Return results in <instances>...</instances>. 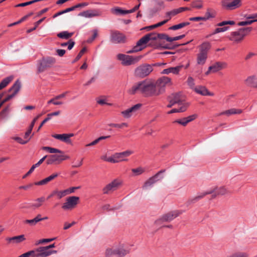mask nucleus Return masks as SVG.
<instances>
[{
	"label": "nucleus",
	"mask_w": 257,
	"mask_h": 257,
	"mask_svg": "<svg viewBox=\"0 0 257 257\" xmlns=\"http://www.w3.org/2000/svg\"><path fill=\"white\" fill-rule=\"evenodd\" d=\"M215 16L210 13V9H207V11L205 13V16L203 17V18H205V21L209 19L210 18H214Z\"/></svg>",
	"instance_id": "obj_57"
},
{
	"label": "nucleus",
	"mask_w": 257,
	"mask_h": 257,
	"mask_svg": "<svg viewBox=\"0 0 257 257\" xmlns=\"http://www.w3.org/2000/svg\"><path fill=\"white\" fill-rule=\"evenodd\" d=\"M226 66V64L225 63L216 62L214 64L209 67V71H212V72H216Z\"/></svg>",
	"instance_id": "obj_24"
},
{
	"label": "nucleus",
	"mask_w": 257,
	"mask_h": 257,
	"mask_svg": "<svg viewBox=\"0 0 257 257\" xmlns=\"http://www.w3.org/2000/svg\"><path fill=\"white\" fill-rule=\"evenodd\" d=\"M168 22V20H164L161 22H159L157 24H156L155 25H151L148 27H146L145 28V29H147V30H151L153 29L156 28L157 27H160L163 26V25L165 24Z\"/></svg>",
	"instance_id": "obj_41"
},
{
	"label": "nucleus",
	"mask_w": 257,
	"mask_h": 257,
	"mask_svg": "<svg viewBox=\"0 0 257 257\" xmlns=\"http://www.w3.org/2000/svg\"><path fill=\"white\" fill-rule=\"evenodd\" d=\"M192 7L194 8L200 9L202 8V4L200 1H196L192 3Z\"/></svg>",
	"instance_id": "obj_53"
},
{
	"label": "nucleus",
	"mask_w": 257,
	"mask_h": 257,
	"mask_svg": "<svg viewBox=\"0 0 257 257\" xmlns=\"http://www.w3.org/2000/svg\"><path fill=\"white\" fill-rule=\"evenodd\" d=\"M21 87V83L19 80L15 81L13 86L9 89V92H12V93L8 95L3 100H0V108L6 102L9 101L10 99L14 97L16 94L19 92Z\"/></svg>",
	"instance_id": "obj_7"
},
{
	"label": "nucleus",
	"mask_w": 257,
	"mask_h": 257,
	"mask_svg": "<svg viewBox=\"0 0 257 257\" xmlns=\"http://www.w3.org/2000/svg\"><path fill=\"white\" fill-rule=\"evenodd\" d=\"M171 82V79L168 77L163 76L157 80L155 83L156 86L157 91L158 95L163 93L165 91L166 85Z\"/></svg>",
	"instance_id": "obj_12"
},
{
	"label": "nucleus",
	"mask_w": 257,
	"mask_h": 257,
	"mask_svg": "<svg viewBox=\"0 0 257 257\" xmlns=\"http://www.w3.org/2000/svg\"><path fill=\"white\" fill-rule=\"evenodd\" d=\"M58 174L57 173H54L50 175V176L45 178L44 179L36 182L34 183L35 185L40 186V185H44L48 183L49 182L52 181V180L54 179L55 178L58 177Z\"/></svg>",
	"instance_id": "obj_26"
},
{
	"label": "nucleus",
	"mask_w": 257,
	"mask_h": 257,
	"mask_svg": "<svg viewBox=\"0 0 257 257\" xmlns=\"http://www.w3.org/2000/svg\"><path fill=\"white\" fill-rule=\"evenodd\" d=\"M221 6L224 9L231 11L239 8L241 6V1L240 0H233L229 2V0H223L221 1Z\"/></svg>",
	"instance_id": "obj_13"
},
{
	"label": "nucleus",
	"mask_w": 257,
	"mask_h": 257,
	"mask_svg": "<svg viewBox=\"0 0 257 257\" xmlns=\"http://www.w3.org/2000/svg\"><path fill=\"white\" fill-rule=\"evenodd\" d=\"M35 201L37 202L32 204L31 205V206L34 207V208H39V207H40L42 205V203L44 202H45V198L44 197H41L37 198Z\"/></svg>",
	"instance_id": "obj_40"
},
{
	"label": "nucleus",
	"mask_w": 257,
	"mask_h": 257,
	"mask_svg": "<svg viewBox=\"0 0 257 257\" xmlns=\"http://www.w3.org/2000/svg\"><path fill=\"white\" fill-rule=\"evenodd\" d=\"M181 105V106L177 108L178 110V112H184L187 108L189 106V104L183 101L182 104H179Z\"/></svg>",
	"instance_id": "obj_48"
},
{
	"label": "nucleus",
	"mask_w": 257,
	"mask_h": 257,
	"mask_svg": "<svg viewBox=\"0 0 257 257\" xmlns=\"http://www.w3.org/2000/svg\"><path fill=\"white\" fill-rule=\"evenodd\" d=\"M125 36L122 33L117 30H111L110 35V41L113 44L124 43Z\"/></svg>",
	"instance_id": "obj_11"
},
{
	"label": "nucleus",
	"mask_w": 257,
	"mask_h": 257,
	"mask_svg": "<svg viewBox=\"0 0 257 257\" xmlns=\"http://www.w3.org/2000/svg\"><path fill=\"white\" fill-rule=\"evenodd\" d=\"M36 221L34 218L33 219H27L24 221V223L25 224H29L31 226H34L37 223Z\"/></svg>",
	"instance_id": "obj_62"
},
{
	"label": "nucleus",
	"mask_w": 257,
	"mask_h": 257,
	"mask_svg": "<svg viewBox=\"0 0 257 257\" xmlns=\"http://www.w3.org/2000/svg\"><path fill=\"white\" fill-rule=\"evenodd\" d=\"M92 32L93 33L92 36L91 38H89L87 39V42L88 43H92L94 39L96 38L98 35V31L96 29H94L92 30Z\"/></svg>",
	"instance_id": "obj_49"
},
{
	"label": "nucleus",
	"mask_w": 257,
	"mask_h": 257,
	"mask_svg": "<svg viewBox=\"0 0 257 257\" xmlns=\"http://www.w3.org/2000/svg\"><path fill=\"white\" fill-rule=\"evenodd\" d=\"M229 27H228V26L223 27L222 28H217L215 29V31L212 33V34L214 35V34H217V33H219L220 32H223L226 31L227 30H228L229 29Z\"/></svg>",
	"instance_id": "obj_52"
},
{
	"label": "nucleus",
	"mask_w": 257,
	"mask_h": 257,
	"mask_svg": "<svg viewBox=\"0 0 257 257\" xmlns=\"http://www.w3.org/2000/svg\"><path fill=\"white\" fill-rule=\"evenodd\" d=\"M45 17H44L42 19H41L40 20H38V21H37L36 22H35L34 23V27L32 28H31L30 29H28L27 31V33H30L31 32H32V31L35 30L38 27V26L41 23H42L44 20L45 19Z\"/></svg>",
	"instance_id": "obj_44"
},
{
	"label": "nucleus",
	"mask_w": 257,
	"mask_h": 257,
	"mask_svg": "<svg viewBox=\"0 0 257 257\" xmlns=\"http://www.w3.org/2000/svg\"><path fill=\"white\" fill-rule=\"evenodd\" d=\"M196 114H193L186 117H183L181 119H176L174 121L173 123H177L183 126H186L189 122L193 121L196 118Z\"/></svg>",
	"instance_id": "obj_19"
},
{
	"label": "nucleus",
	"mask_w": 257,
	"mask_h": 257,
	"mask_svg": "<svg viewBox=\"0 0 257 257\" xmlns=\"http://www.w3.org/2000/svg\"><path fill=\"white\" fill-rule=\"evenodd\" d=\"M185 37V34H183V35L176 36L174 37H170L169 42H172L173 41L181 40V39H183V38H184Z\"/></svg>",
	"instance_id": "obj_59"
},
{
	"label": "nucleus",
	"mask_w": 257,
	"mask_h": 257,
	"mask_svg": "<svg viewBox=\"0 0 257 257\" xmlns=\"http://www.w3.org/2000/svg\"><path fill=\"white\" fill-rule=\"evenodd\" d=\"M182 67L183 65H179L174 67H170L164 69L162 72V73L168 74L170 73H172L174 74H178Z\"/></svg>",
	"instance_id": "obj_25"
},
{
	"label": "nucleus",
	"mask_w": 257,
	"mask_h": 257,
	"mask_svg": "<svg viewBox=\"0 0 257 257\" xmlns=\"http://www.w3.org/2000/svg\"><path fill=\"white\" fill-rule=\"evenodd\" d=\"M255 20H248V21H242L238 23V25L239 26H243L246 25H250L253 22H254Z\"/></svg>",
	"instance_id": "obj_58"
},
{
	"label": "nucleus",
	"mask_w": 257,
	"mask_h": 257,
	"mask_svg": "<svg viewBox=\"0 0 257 257\" xmlns=\"http://www.w3.org/2000/svg\"><path fill=\"white\" fill-rule=\"evenodd\" d=\"M111 12L116 15H124L130 14L128 10H123L119 7H115L111 9Z\"/></svg>",
	"instance_id": "obj_29"
},
{
	"label": "nucleus",
	"mask_w": 257,
	"mask_h": 257,
	"mask_svg": "<svg viewBox=\"0 0 257 257\" xmlns=\"http://www.w3.org/2000/svg\"><path fill=\"white\" fill-rule=\"evenodd\" d=\"M56 62V60L52 57H46L38 60L37 63V70L38 73L44 72L46 68L51 67Z\"/></svg>",
	"instance_id": "obj_6"
},
{
	"label": "nucleus",
	"mask_w": 257,
	"mask_h": 257,
	"mask_svg": "<svg viewBox=\"0 0 257 257\" xmlns=\"http://www.w3.org/2000/svg\"><path fill=\"white\" fill-rule=\"evenodd\" d=\"M42 149L44 151H47L49 153L51 154H54V153H60L63 154V152L57 149L50 147H43L42 148Z\"/></svg>",
	"instance_id": "obj_38"
},
{
	"label": "nucleus",
	"mask_w": 257,
	"mask_h": 257,
	"mask_svg": "<svg viewBox=\"0 0 257 257\" xmlns=\"http://www.w3.org/2000/svg\"><path fill=\"white\" fill-rule=\"evenodd\" d=\"M247 19H251V20H255L254 22H257V13L252 14L248 16H245Z\"/></svg>",
	"instance_id": "obj_63"
},
{
	"label": "nucleus",
	"mask_w": 257,
	"mask_h": 257,
	"mask_svg": "<svg viewBox=\"0 0 257 257\" xmlns=\"http://www.w3.org/2000/svg\"><path fill=\"white\" fill-rule=\"evenodd\" d=\"M68 43V49L69 50H71L75 45V42L72 39H69L67 42Z\"/></svg>",
	"instance_id": "obj_64"
},
{
	"label": "nucleus",
	"mask_w": 257,
	"mask_h": 257,
	"mask_svg": "<svg viewBox=\"0 0 257 257\" xmlns=\"http://www.w3.org/2000/svg\"><path fill=\"white\" fill-rule=\"evenodd\" d=\"M242 112V110L239 109H235V108H231L230 109L224 111L220 113V115H227L228 116L235 114H240Z\"/></svg>",
	"instance_id": "obj_33"
},
{
	"label": "nucleus",
	"mask_w": 257,
	"mask_h": 257,
	"mask_svg": "<svg viewBox=\"0 0 257 257\" xmlns=\"http://www.w3.org/2000/svg\"><path fill=\"white\" fill-rule=\"evenodd\" d=\"M131 250V246L126 244H119L112 248H107L105 250L106 257H123L128 254Z\"/></svg>",
	"instance_id": "obj_2"
},
{
	"label": "nucleus",
	"mask_w": 257,
	"mask_h": 257,
	"mask_svg": "<svg viewBox=\"0 0 257 257\" xmlns=\"http://www.w3.org/2000/svg\"><path fill=\"white\" fill-rule=\"evenodd\" d=\"M104 160L107 162H110V163H118L121 161H124L125 160H118L117 158H116L115 157V154H114L111 157H109L108 158H105L104 159Z\"/></svg>",
	"instance_id": "obj_45"
},
{
	"label": "nucleus",
	"mask_w": 257,
	"mask_h": 257,
	"mask_svg": "<svg viewBox=\"0 0 257 257\" xmlns=\"http://www.w3.org/2000/svg\"><path fill=\"white\" fill-rule=\"evenodd\" d=\"M142 58V56H131L123 54H118L117 58L121 62L123 66H130L137 63Z\"/></svg>",
	"instance_id": "obj_5"
},
{
	"label": "nucleus",
	"mask_w": 257,
	"mask_h": 257,
	"mask_svg": "<svg viewBox=\"0 0 257 257\" xmlns=\"http://www.w3.org/2000/svg\"><path fill=\"white\" fill-rule=\"evenodd\" d=\"M153 71L152 66L150 64H143L137 67L135 70V75L138 77L144 78Z\"/></svg>",
	"instance_id": "obj_8"
},
{
	"label": "nucleus",
	"mask_w": 257,
	"mask_h": 257,
	"mask_svg": "<svg viewBox=\"0 0 257 257\" xmlns=\"http://www.w3.org/2000/svg\"><path fill=\"white\" fill-rule=\"evenodd\" d=\"M181 213L182 212L179 210L169 212L166 214H163L160 218L156 220L155 223L157 225H160L163 222H170Z\"/></svg>",
	"instance_id": "obj_9"
},
{
	"label": "nucleus",
	"mask_w": 257,
	"mask_h": 257,
	"mask_svg": "<svg viewBox=\"0 0 257 257\" xmlns=\"http://www.w3.org/2000/svg\"><path fill=\"white\" fill-rule=\"evenodd\" d=\"M121 182L117 179H115L112 181L111 183L106 185L102 189L103 193L104 194H107L110 192L113 191L117 189L119 185H120Z\"/></svg>",
	"instance_id": "obj_17"
},
{
	"label": "nucleus",
	"mask_w": 257,
	"mask_h": 257,
	"mask_svg": "<svg viewBox=\"0 0 257 257\" xmlns=\"http://www.w3.org/2000/svg\"><path fill=\"white\" fill-rule=\"evenodd\" d=\"M100 14L98 10H89L81 12L78 14L79 16H82L85 18H92L100 16Z\"/></svg>",
	"instance_id": "obj_20"
},
{
	"label": "nucleus",
	"mask_w": 257,
	"mask_h": 257,
	"mask_svg": "<svg viewBox=\"0 0 257 257\" xmlns=\"http://www.w3.org/2000/svg\"><path fill=\"white\" fill-rule=\"evenodd\" d=\"M157 37L159 40H165L169 42L170 37L165 33H157Z\"/></svg>",
	"instance_id": "obj_47"
},
{
	"label": "nucleus",
	"mask_w": 257,
	"mask_h": 257,
	"mask_svg": "<svg viewBox=\"0 0 257 257\" xmlns=\"http://www.w3.org/2000/svg\"><path fill=\"white\" fill-rule=\"evenodd\" d=\"M187 83H188V85L191 88H193L194 86H195V83H194V79L191 77V76H189L188 78V79H187Z\"/></svg>",
	"instance_id": "obj_60"
},
{
	"label": "nucleus",
	"mask_w": 257,
	"mask_h": 257,
	"mask_svg": "<svg viewBox=\"0 0 257 257\" xmlns=\"http://www.w3.org/2000/svg\"><path fill=\"white\" fill-rule=\"evenodd\" d=\"M229 27H228V26L223 27L222 28H217L215 29V31L212 33V34L214 35V34H217V33H219L220 32H223L226 31L227 30H228L229 29Z\"/></svg>",
	"instance_id": "obj_51"
},
{
	"label": "nucleus",
	"mask_w": 257,
	"mask_h": 257,
	"mask_svg": "<svg viewBox=\"0 0 257 257\" xmlns=\"http://www.w3.org/2000/svg\"><path fill=\"white\" fill-rule=\"evenodd\" d=\"M212 190L214 192L212 194H213L214 192H215V194H213L212 195V197L213 198H215L216 197V194H217L218 195H224L226 192V189L224 187H223L219 188L216 191H215L214 190Z\"/></svg>",
	"instance_id": "obj_43"
},
{
	"label": "nucleus",
	"mask_w": 257,
	"mask_h": 257,
	"mask_svg": "<svg viewBox=\"0 0 257 257\" xmlns=\"http://www.w3.org/2000/svg\"><path fill=\"white\" fill-rule=\"evenodd\" d=\"M194 90L198 94L203 96H212L213 94L208 91L207 89L203 86H198L194 88Z\"/></svg>",
	"instance_id": "obj_22"
},
{
	"label": "nucleus",
	"mask_w": 257,
	"mask_h": 257,
	"mask_svg": "<svg viewBox=\"0 0 257 257\" xmlns=\"http://www.w3.org/2000/svg\"><path fill=\"white\" fill-rule=\"evenodd\" d=\"M134 152L131 150H127L120 153H115V157L118 160H123L122 158L124 157H128L133 154Z\"/></svg>",
	"instance_id": "obj_31"
},
{
	"label": "nucleus",
	"mask_w": 257,
	"mask_h": 257,
	"mask_svg": "<svg viewBox=\"0 0 257 257\" xmlns=\"http://www.w3.org/2000/svg\"><path fill=\"white\" fill-rule=\"evenodd\" d=\"M207 55L205 53H199L197 55V62L199 65H203L207 59Z\"/></svg>",
	"instance_id": "obj_34"
},
{
	"label": "nucleus",
	"mask_w": 257,
	"mask_h": 257,
	"mask_svg": "<svg viewBox=\"0 0 257 257\" xmlns=\"http://www.w3.org/2000/svg\"><path fill=\"white\" fill-rule=\"evenodd\" d=\"M55 243L50 244L46 246L40 247L38 248L39 254L36 256L40 257H47L53 253H56L57 251L54 250H50L51 248L55 247Z\"/></svg>",
	"instance_id": "obj_14"
},
{
	"label": "nucleus",
	"mask_w": 257,
	"mask_h": 257,
	"mask_svg": "<svg viewBox=\"0 0 257 257\" xmlns=\"http://www.w3.org/2000/svg\"><path fill=\"white\" fill-rule=\"evenodd\" d=\"M165 170H161L159 171L157 173H156L155 175L150 177L148 180H147L144 185L143 186V188L144 189H146L149 187H151L154 184L157 182L158 181L161 180L164 176L163 175H161L162 173L165 172Z\"/></svg>",
	"instance_id": "obj_10"
},
{
	"label": "nucleus",
	"mask_w": 257,
	"mask_h": 257,
	"mask_svg": "<svg viewBox=\"0 0 257 257\" xmlns=\"http://www.w3.org/2000/svg\"><path fill=\"white\" fill-rule=\"evenodd\" d=\"M137 92H140L147 97L159 95L155 83L147 80L136 83L128 91L132 95L136 94Z\"/></svg>",
	"instance_id": "obj_1"
},
{
	"label": "nucleus",
	"mask_w": 257,
	"mask_h": 257,
	"mask_svg": "<svg viewBox=\"0 0 257 257\" xmlns=\"http://www.w3.org/2000/svg\"><path fill=\"white\" fill-rule=\"evenodd\" d=\"M142 105V104L141 103L136 104L131 108L122 111L121 114L125 118H129L132 116V113L136 112L141 108Z\"/></svg>",
	"instance_id": "obj_18"
},
{
	"label": "nucleus",
	"mask_w": 257,
	"mask_h": 257,
	"mask_svg": "<svg viewBox=\"0 0 257 257\" xmlns=\"http://www.w3.org/2000/svg\"><path fill=\"white\" fill-rule=\"evenodd\" d=\"M214 191L213 190H210V191H207L205 192L202 193L200 194H199V195L195 197L194 198L189 199L186 202V204L187 206H189L191 204L195 203V202L198 201L199 200L201 199L203 197H204L205 195H208V194H211Z\"/></svg>",
	"instance_id": "obj_21"
},
{
	"label": "nucleus",
	"mask_w": 257,
	"mask_h": 257,
	"mask_svg": "<svg viewBox=\"0 0 257 257\" xmlns=\"http://www.w3.org/2000/svg\"><path fill=\"white\" fill-rule=\"evenodd\" d=\"M79 198L77 196H70L67 198L62 208L64 210L71 209L77 204Z\"/></svg>",
	"instance_id": "obj_15"
},
{
	"label": "nucleus",
	"mask_w": 257,
	"mask_h": 257,
	"mask_svg": "<svg viewBox=\"0 0 257 257\" xmlns=\"http://www.w3.org/2000/svg\"><path fill=\"white\" fill-rule=\"evenodd\" d=\"M13 77L11 76L4 78L0 83V87L2 89L6 87L13 80Z\"/></svg>",
	"instance_id": "obj_37"
},
{
	"label": "nucleus",
	"mask_w": 257,
	"mask_h": 257,
	"mask_svg": "<svg viewBox=\"0 0 257 257\" xmlns=\"http://www.w3.org/2000/svg\"><path fill=\"white\" fill-rule=\"evenodd\" d=\"M210 48V44L208 42H204L200 46V53H204L207 55L208 51Z\"/></svg>",
	"instance_id": "obj_35"
},
{
	"label": "nucleus",
	"mask_w": 257,
	"mask_h": 257,
	"mask_svg": "<svg viewBox=\"0 0 257 257\" xmlns=\"http://www.w3.org/2000/svg\"><path fill=\"white\" fill-rule=\"evenodd\" d=\"M229 27H228V26L223 27L222 28H217L215 29V31L212 33V34L214 35V34H217V33H219L220 32H223L226 31L227 30H228L229 29Z\"/></svg>",
	"instance_id": "obj_50"
},
{
	"label": "nucleus",
	"mask_w": 257,
	"mask_h": 257,
	"mask_svg": "<svg viewBox=\"0 0 257 257\" xmlns=\"http://www.w3.org/2000/svg\"><path fill=\"white\" fill-rule=\"evenodd\" d=\"M86 51V48H83L81 51L79 52L75 59L73 60V63H75L78 60H79L81 57H82V55L84 54V53Z\"/></svg>",
	"instance_id": "obj_54"
},
{
	"label": "nucleus",
	"mask_w": 257,
	"mask_h": 257,
	"mask_svg": "<svg viewBox=\"0 0 257 257\" xmlns=\"http://www.w3.org/2000/svg\"><path fill=\"white\" fill-rule=\"evenodd\" d=\"M132 171L136 175H139L142 174L144 170L141 167H139L136 169H133Z\"/></svg>",
	"instance_id": "obj_56"
},
{
	"label": "nucleus",
	"mask_w": 257,
	"mask_h": 257,
	"mask_svg": "<svg viewBox=\"0 0 257 257\" xmlns=\"http://www.w3.org/2000/svg\"><path fill=\"white\" fill-rule=\"evenodd\" d=\"M74 34L73 32L69 33L68 31H62L57 34V36L58 38L65 39L69 40Z\"/></svg>",
	"instance_id": "obj_28"
},
{
	"label": "nucleus",
	"mask_w": 257,
	"mask_h": 257,
	"mask_svg": "<svg viewBox=\"0 0 257 257\" xmlns=\"http://www.w3.org/2000/svg\"><path fill=\"white\" fill-rule=\"evenodd\" d=\"M245 83L248 86L257 88V78L254 76L248 77L245 80Z\"/></svg>",
	"instance_id": "obj_27"
},
{
	"label": "nucleus",
	"mask_w": 257,
	"mask_h": 257,
	"mask_svg": "<svg viewBox=\"0 0 257 257\" xmlns=\"http://www.w3.org/2000/svg\"><path fill=\"white\" fill-rule=\"evenodd\" d=\"M157 33H150L146 35V36L149 37V42L151 41L150 43V45L154 47V48L156 49L162 48L163 49L173 50L181 45H184L189 43V42H188L184 44H178L174 46H171L169 44H164L161 42L157 41L158 38L157 37Z\"/></svg>",
	"instance_id": "obj_3"
},
{
	"label": "nucleus",
	"mask_w": 257,
	"mask_h": 257,
	"mask_svg": "<svg viewBox=\"0 0 257 257\" xmlns=\"http://www.w3.org/2000/svg\"><path fill=\"white\" fill-rule=\"evenodd\" d=\"M13 139H14V140L17 141L18 143H19L21 144H26L28 142V141H29V139H28L27 141H24L21 138L19 137H13Z\"/></svg>",
	"instance_id": "obj_61"
},
{
	"label": "nucleus",
	"mask_w": 257,
	"mask_h": 257,
	"mask_svg": "<svg viewBox=\"0 0 257 257\" xmlns=\"http://www.w3.org/2000/svg\"><path fill=\"white\" fill-rule=\"evenodd\" d=\"M107 125L110 127L121 128L124 126L127 127L128 126V124L125 122H123L121 123H110L108 124Z\"/></svg>",
	"instance_id": "obj_46"
},
{
	"label": "nucleus",
	"mask_w": 257,
	"mask_h": 257,
	"mask_svg": "<svg viewBox=\"0 0 257 257\" xmlns=\"http://www.w3.org/2000/svg\"><path fill=\"white\" fill-rule=\"evenodd\" d=\"M183 25L184 24H183L182 23H181L180 24H177V25H174V26H172L169 27L168 29L170 30H174V31L177 30H178V29L183 28L184 27Z\"/></svg>",
	"instance_id": "obj_55"
},
{
	"label": "nucleus",
	"mask_w": 257,
	"mask_h": 257,
	"mask_svg": "<svg viewBox=\"0 0 257 257\" xmlns=\"http://www.w3.org/2000/svg\"><path fill=\"white\" fill-rule=\"evenodd\" d=\"M171 102H173L175 104H182L184 101L181 98V95L179 93L173 94L171 96Z\"/></svg>",
	"instance_id": "obj_30"
},
{
	"label": "nucleus",
	"mask_w": 257,
	"mask_h": 257,
	"mask_svg": "<svg viewBox=\"0 0 257 257\" xmlns=\"http://www.w3.org/2000/svg\"><path fill=\"white\" fill-rule=\"evenodd\" d=\"M252 30V27L240 28L237 31L231 32L229 39L230 41L236 43H239L243 40L244 37L248 34Z\"/></svg>",
	"instance_id": "obj_4"
},
{
	"label": "nucleus",
	"mask_w": 257,
	"mask_h": 257,
	"mask_svg": "<svg viewBox=\"0 0 257 257\" xmlns=\"http://www.w3.org/2000/svg\"><path fill=\"white\" fill-rule=\"evenodd\" d=\"M149 42V37L146 36V35L144 36L142 38H141L137 43L136 46L138 48H142V50L144 48V47H142L143 45L146 44Z\"/></svg>",
	"instance_id": "obj_32"
},
{
	"label": "nucleus",
	"mask_w": 257,
	"mask_h": 257,
	"mask_svg": "<svg viewBox=\"0 0 257 257\" xmlns=\"http://www.w3.org/2000/svg\"><path fill=\"white\" fill-rule=\"evenodd\" d=\"M52 137L56 139L60 140L61 141L68 144V140L66 137V134H54Z\"/></svg>",
	"instance_id": "obj_36"
},
{
	"label": "nucleus",
	"mask_w": 257,
	"mask_h": 257,
	"mask_svg": "<svg viewBox=\"0 0 257 257\" xmlns=\"http://www.w3.org/2000/svg\"><path fill=\"white\" fill-rule=\"evenodd\" d=\"M37 254H39L38 249H37L35 250H30L28 252H27L19 255L18 257H29L31 255L33 257H40L36 256Z\"/></svg>",
	"instance_id": "obj_39"
},
{
	"label": "nucleus",
	"mask_w": 257,
	"mask_h": 257,
	"mask_svg": "<svg viewBox=\"0 0 257 257\" xmlns=\"http://www.w3.org/2000/svg\"><path fill=\"white\" fill-rule=\"evenodd\" d=\"M69 157L63 155H51L49 156L46 160V163L48 165H51L55 162H61L64 160L68 159Z\"/></svg>",
	"instance_id": "obj_16"
},
{
	"label": "nucleus",
	"mask_w": 257,
	"mask_h": 257,
	"mask_svg": "<svg viewBox=\"0 0 257 257\" xmlns=\"http://www.w3.org/2000/svg\"><path fill=\"white\" fill-rule=\"evenodd\" d=\"M10 111V105L5 107L0 112V116L2 118H5L8 115Z\"/></svg>",
	"instance_id": "obj_42"
},
{
	"label": "nucleus",
	"mask_w": 257,
	"mask_h": 257,
	"mask_svg": "<svg viewBox=\"0 0 257 257\" xmlns=\"http://www.w3.org/2000/svg\"><path fill=\"white\" fill-rule=\"evenodd\" d=\"M6 239L8 243H19L24 241L26 238L25 235L22 234L12 237H7Z\"/></svg>",
	"instance_id": "obj_23"
}]
</instances>
